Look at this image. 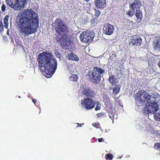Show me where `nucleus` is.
<instances>
[{
    "label": "nucleus",
    "mask_w": 160,
    "mask_h": 160,
    "mask_svg": "<svg viewBox=\"0 0 160 160\" xmlns=\"http://www.w3.org/2000/svg\"><path fill=\"white\" fill-rule=\"evenodd\" d=\"M94 37V33L91 31H87L82 32L80 35L81 41L83 42H90Z\"/></svg>",
    "instance_id": "0eeeda50"
},
{
    "label": "nucleus",
    "mask_w": 160,
    "mask_h": 160,
    "mask_svg": "<svg viewBox=\"0 0 160 160\" xmlns=\"http://www.w3.org/2000/svg\"><path fill=\"white\" fill-rule=\"evenodd\" d=\"M135 16L137 18V21L138 22H140L142 18V13L139 10H136Z\"/></svg>",
    "instance_id": "f3484780"
},
{
    "label": "nucleus",
    "mask_w": 160,
    "mask_h": 160,
    "mask_svg": "<svg viewBox=\"0 0 160 160\" xmlns=\"http://www.w3.org/2000/svg\"><path fill=\"white\" fill-rule=\"evenodd\" d=\"M103 138H101L98 139V142H101L103 141Z\"/></svg>",
    "instance_id": "f704fd0d"
},
{
    "label": "nucleus",
    "mask_w": 160,
    "mask_h": 160,
    "mask_svg": "<svg viewBox=\"0 0 160 160\" xmlns=\"http://www.w3.org/2000/svg\"><path fill=\"white\" fill-rule=\"evenodd\" d=\"M80 102L82 107L88 110L91 109L95 106V101L88 98L82 99Z\"/></svg>",
    "instance_id": "6e6552de"
},
{
    "label": "nucleus",
    "mask_w": 160,
    "mask_h": 160,
    "mask_svg": "<svg viewBox=\"0 0 160 160\" xmlns=\"http://www.w3.org/2000/svg\"><path fill=\"white\" fill-rule=\"evenodd\" d=\"M32 101L35 104V103H36L37 101L35 99H32Z\"/></svg>",
    "instance_id": "e433bc0d"
},
{
    "label": "nucleus",
    "mask_w": 160,
    "mask_h": 160,
    "mask_svg": "<svg viewBox=\"0 0 160 160\" xmlns=\"http://www.w3.org/2000/svg\"><path fill=\"white\" fill-rule=\"evenodd\" d=\"M80 89L82 90V92L79 93V97L81 96L84 98L86 97L89 98H93L95 96L96 93L89 88H84L83 87L81 86Z\"/></svg>",
    "instance_id": "1a4fd4ad"
},
{
    "label": "nucleus",
    "mask_w": 160,
    "mask_h": 160,
    "mask_svg": "<svg viewBox=\"0 0 160 160\" xmlns=\"http://www.w3.org/2000/svg\"><path fill=\"white\" fill-rule=\"evenodd\" d=\"M8 8V7L5 5L4 4H3L1 6V9L2 12H6Z\"/></svg>",
    "instance_id": "b1692460"
},
{
    "label": "nucleus",
    "mask_w": 160,
    "mask_h": 160,
    "mask_svg": "<svg viewBox=\"0 0 160 160\" xmlns=\"http://www.w3.org/2000/svg\"><path fill=\"white\" fill-rule=\"evenodd\" d=\"M96 18H97L95 16V17L92 16V18H91V20H90L91 22L92 23H93L94 22L95 20V19Z\"/></svg>",
    "instance_id": "2f4dec72"
},
{
    "label": "nucleus",
    "mask_w": 160,
    "mask_h": 160,
    "mask_svg": "<svg viewBox=\"0 0 160 160\" xmlns=\"http://www.w3.org/2000/svg\"><path fill=\"white\" fill-rule=\"evenodd\" d=\"M158 65L159 67L160 68V61L158 62Z\"/></svg>",
    "instance_id": "4c0bfd02"
},
{
    "label": "nucleus",
    "mask_w": 160,
    "mask_h": 160,
    "mask_svg": "<svg viewBox=\"0 0 160 160\" xmlns=\"http://www.w3.org/2000/svg\"><path fill=\"white\" fill-rule=\"evenodd\" d=\"M141 6V2L140 0H134L131 2L129 5V8H131V9L135 10H139Z\"/></svg>",
    "instance_id": "f8f14e48"
},
{
    "label": "nucleus",
    "mask_w": 160,
    "mask_h": 160,
    "mask_svg": "<svg viewBox=\"0 0 160 160\" xmlns=\"http://www.w3.org/2000/svg\"><path fill=\"white\" fill-rule=\"evenodd\" d=\"M54 53L55 56L57 58H60L61 57V54L57 49H55L54 50Z\"/></svg>",
    "instance_id": "393cba45"
},
{
    "label": "nucleus",
    "mask_w": 160,
    "mask_h": 160,
    "mask_svg": "<svg viewBox=\"0 0 160 160\" xmlns=\"http://www.w3.org/2000/svg\"><path fill=\"white\" fill-rule=\"evenodd\" d=\"M101 12L99 10L96 11L95 13V17L97 18L100 14Z\"/></svg>",
    "instance_id": "c756f323"
},
{
    "label": "nucleus",
    "mask_w": 160,
    "mask_h": 160,
    "mask_svg": "<svg viewBox=\"0 0 160 160\" xmlns=\"http://www.w3.org/2000/svg\"><path fill=\"white\" fill-rule=\"evenodd\" d=\"M38 15L31 9L25 10L19 21L18 30L20 36L26 39L29 35L37 32L38 28Z\"/></svg>",
    "instance_id": "f03ea898"
},
{
    "label": "nucleus",
    "mask_w": 160,
    "mask_h": 160,
    "mask_svg": "<svg viewBox=\"0 0 160 160\" xmlns=\"http://www.w3.org/2000/svg\"><path fill=\"white\" fill-rule=\"evenodd\" d=\"M68 36L64 34L60 39L61 45L62 47H64L67 45L66 41L68 40Z\"/></svg>",
    "instance_id": "dca6fc26"
},
{
    "label": "nucleus",
    "mask_w": 160,
    "mask_h": 160,
    "mask_svg": "<svg viewBox=\"0 0 160 160\" xmlns=\"http://www.w3.org/2000/svg\"><path fill=\"white\" fill-rule=\"evenodd\" d=\"M135 97L137 110L142 112L145 115L153 114L154 119L160 121V111L155 113L159 108V94L155 92H149L141 90L137 92Z\"/></svg>",
    "instance_id": "f257e3e1"
},
{
    "label": "nucleus",
    "mask_w": 160,
    "mask_h": 160,
    "mask_svg": "<svg viewBox=\"0 0 160 160\" xmlns=\"http://www.w3.org/2000/svg\"><path fill=\"white\" fill-rule=\"evenodd\" d=\"M38 61L39 68L46 77L49 78L53 74L57 68V62L51 53L43 52L40 53Z\"/></svg>",
    "instance_id": "7ed1b4c3"
},
{
    "label": "nucleus",
    "mask_w": 160,
    "mask_h": 160,
    "mask_svg": "<svg viewBox=\"0 0 160 160\" xmlns=\"http://www.w3.org/2000/svg\"><path fill=\"white\" fill-rule=\"evenodd\" d=\"M8 5L15 10L23 8L27 5L26 0H6Z\"/></svg>",
    "instance_id": "39448f33"
},
{
    "label": "nucleus",
    "mask_w": 160,
    "mask_h": 160,
    "mask_svg": "<svg viewBox=\"0 0 160 160\" xmlns=\"http://www.w3.org/2000/svg\"><path fill=\"white\" fill-rule=\"evenodd\" d=\"M68 58L69 60L78 62L79 59L78 56L72 52H70L68 54Z\"/></svg>",
    "instance_id": "4468645a"
},
{
    "label": "nucleus",
    "mask_w": 160,
    "mask_h": 160,
    "mask_svg": "<svg viewBox=\"0 0 160 160\" xmlns=\"http://www.w3.org/2000/svg\"><path fill=\"white\" fill-rule=\"evenodd\" d=\"M109 115L110 118L112 120L115 118L116 119L117 118V115L113 113H110L109 114Z\"/></svg>",
    "instance_id": "a878e982"
},
{
    "label": "nucleus",
    "mask_w": 160,
    "mask_h": 160,
    "mask_svg": "<svg viewBox=\"0 0 160 160\" xmlns=\"http://www.w3.org/2000/svg\"><path fill=\"white\" fill-rule=\"evenodd\" d=\"M9 16L8 15L6 16L3 19V22L5 27L8 29V20L9 18Z\"/></svg>",
    "instance_id": "a211bd4d"
},
{
    "label": "nucleus",
    "mask_w": 160,
    "mask_h": 160,
    "mask_svg": "<svg viewBox=\"0 0 160 160\" xmlns=\"http://www.w3.org/2000/svg\"><path fill=\"white\" fill-rule=\"evenodd\" d=\"M142 42V39L138 36L136 35L132 36L130 39L129 44L131 45L134 46H138L141 45Z\"/></svg>",
    "instance_id": "9d476101"
},
{
    "label": "nucleus",
    "mask_w": 160,
    "mask_h": 160,
    "mask_svg": "<svg viewBox=\"0 0 160 160\" xmlns=\"http://www.w3.org/2000/svg\"><path fill=\"white\" fill-rule=\"evenodd\" d=\"M106 157L107 159H112L113 158V156L112 154H107L106 155Z\"/></svg>",
    "instance_id": "c85d7f7f"
},
{
    "label": "nucleus",
    "mask_w": 160,
    "mask_h": 160,
    "mask_svg": "<svg viewBox=\"0 0 160 160\" xmlns=\"http://www.w3.org/2000/svg\"><path fill=\"white\" fill-rule=\"evenodd\" d=\"M99 125V123H93L92 125L93 126L96 127V128H98L99 127H96V126H98Z\"/></svg>",
    "instance_id": "72a5a7b5"
},
{
    "label": "nucleus",
    "mask_w": 160,
    "mask_h": 160,
    "mask_svg": "<svg viewBox=\"0 0 160 160\" xmlns=\"http://www.w3.org/2000/svg\"><path fill=\"white\" fill-rule=\"evenodd\" d=\"M154 148L155 149L160 151V143L155 144L154 146Z\"/></svg>",
    "instance_id": "bb28decb"
},
{
    "label": "nucleus",
    "mask_w": 160,
    "mask_h": 160,
    "mask_svg": "<svg viewBox=\"0 0 160 160\" xmlns=\"http://www.w3.org/2000/svg\"><path fill=\"white\" fill-rule=\"evenodd\" d=\"M155 50H159L160 49V40L157 41V42L153 45Z\"/></svg>",
    "instance_id": "412c9836"
},
{
    "label": "nucleus",
    "mask_w": 160,
    "mask_h": 160,
    "mask_svg": "<svg viewBox=\"0 0 160 160\" xmlns=\"http://www.w3.org/2000/svg\"><path fill=\"white\" fill-rule=\"evenodd\" d=\"M63 22L60 19H57L54 23L57 33L59 35H62L69 31L68 27L66 24H63Z\"/></svg>",
    "instance_id": "423d86ee"
},
{
    "label": "nucleus",
    "mask_w": 160,
    "mask_h": 160,
    "mask_svg": "<svg viewBox=\"0 0 160 160\" xmlns=\"http://www.w3.org/2000/svg\"><path fill=\"white\" fill-rule=\"evenodd\" d=\"M11 42H13V41H12V40Z\"/></svg>",
    "instance_id": "a19ab883"
},
{
    "label": "nucleus",
    "mask_w": 160,
    "mask_h": 160,
    "mask_svg": "<svg viewBox=\"0 0 160 160\" xmlns=\"http://www.w3.org/2000/svg\"><path fill=\"white\" fill-rule=\"evenodd\" d=\"M115 79L114 78V76H110L108 80L110 83L112 85H115Z\"/></svg>",
    "instance_id": "aec40b11"
},
{
    "label": "nucleus",
    "mask_w": 160,
    "mask_h": 160,
    "mask_svg": "<svg viewBox=\"0 0 160 160\" xmlns=\"http://www.w3.org/2000/svg\"><path fill=\"white\" fill-rule=\"evenodd\" d=\"M105 73L104 69L97 66H94L89 70L87 77L89 78L93 83L97 84L100 82L101 77H102Z\"/></svg>",
    "instance_id": "20e7f679"
},
{
    "label": "nucleus",
    "mask_w": 160,
    "mask_h": 160,
    "mask_svg": "<svg viewBox=\"0 0 160 160\" xmlns=\"http://www.w3.org/2000/svg\"><path fill=\"white\" fill-rule=\"evenodd\" d=\"M77 124L78 125H79V126H77V127H82V125H83L84 124V123H82V124H79V123H77Z\"/></svg>",
    "instance_id": "c9c22d12"
},
{
    "label": "nucleus",
    "mask_w": 160,
    "mask_h": 160,
    "mask_svg": "<svg viewBox=\"0 0 160 160\" xmlns=\"http://www.w3.org/2000/svg\"><path fill=\"white\" fill-rule=\"evenodd\" d=\"M95 5L96 7L103 8L106 6V2L105 0H96Z\"/></svg>",
    "instance_id": "ddd939ff"
},
{
    "label": "nucleus",
    "mask_w": 160,
    "mask_h": 160,
    "mask_svg": "<svg viewBox=\"0 0 160 160\" xmlns=\"http://www.w3.org/2000/svg\"><path fill=\"white\" fill-rule=\"evenodd\" d=\"M99 128H100V130H101V128H100V127H99Z\"/></svg>",
    "instance_id": "79ce46f5"
},
{
    "label": "nucleus",
    "mask_w": 160,
    "mask_h": 160,
    "mask_svg": "<svg viewBox=\"0 0 160 160\" xmlns=\"http://www.w3.org/2000/svg\"><path fill=\"white\" fill-rule=\"evenodd\" d=\"M151 132H153L154 134L155 135H156L158 137L160 136V134L159 133V131L153 130V131H151Z\"/></svg>",
    "instance_id": "cd10ccee"
},
{
    "label": "nucleus",
    "mask_w": 160,
    "mask_h": 160,
    "mask_svg": "<svg viewBox=\"0 0 160 160\" xmlns=\"http://www.w3.org/2000/svg\"><path fill=\"white\" fill-rule=\"evenodd\" d=\"M104 33L108 35L112 34L114 31V27L113 25L109 23L105 25L103 28Z\"/></svg>",
    "instance_id": "9b49d317"
},
{
    "label": "nucleus",
    "mask_w": 160,
    "mask_h": 160,
    "mask_svg": "<svg viewBox=\"0 0 160 160\" xmlns=\"http://www.w3.org/2000/svg\"><path fill=\"white\" fill-rule=\"evenodd\" d=\"M84 1H86V2H88L90 0H84Z\"/></svg>",
    "instance_id": "58836bf2"
},
{
    "label": "nucleus",
    "mask_w": 160,
    "mask_h": 160,
    "mask_svg": "<svg viewBox=\"0 0 160 160\" xmlns=\"http://www.w3.org/2000/svg\"><path fill=\"white\" fill-rule=\"evenodd\" d=\"M78 76L76 74H72V75L70 76L69 79L71 81L74 82H77L78 79Z\"/></svg>",
    "instance_id": "4be33fe9"
},
{
    "label": "nucleus",
    "mask_w": 160,
    "mask_h": 160,
    "mask_svg": "<svg viewBox=\"0 0 160 160\" xmlns=\"http://www.w3.org/2000/svg\"><path fill=\"white\" fill-rule=\"evenodd\" d=\"M97 117L98 118H99L102 117L103 114L101 113H99L96 114Z\"/></svg>",
    "instance_id": "473e14b6"
},
{
    "label": "nucleus",
    "mask_w": 160,
    "mask_h": 160,
    "mask_svg": "<svg viewBox=\"0 0 160 160\" xmlns=\"http://www.w3.org/2000/svg\"><path fill=\"white\" fill-rule=\"evenodd\" d=\"M9 32L8 31L7 32V34H9Z\"/></svg>",
    "instance_id": "ea45409f"
},
{
    "label": "nucleus",
    "mask_w": 160,
    "mask_h": 160,
    "mask_svg": "<svg viewBox=\"0 0 160 160\" xmlns=\"http://www.w3.org/2000/svg\"><path fill=\"white\" fill-rule=\"evenodd\" d=\"M136 10H135L131 9V8H130V10L128 11L126 14L130 17H132L135 13Z\"/></svg>",
    "instance_id": "6ab92c4d"
},
{
    "label": "nucleus",
    "mask_w": 160,
    "mask_h": 160,
    "mask_svg": "<svg viewBox=\"0 0 160 160\" xmlns=\"http://www.w3.org/2000/svg\"><path fill=\"white\" fill-rule=\"evenodd\" d=\"M20 96H18V98H20Z\"/></svg>",
    "instance_id": "c03bdc74"
},
{
    "label": "nucleus",
    "mask_w": 160,
    "mask_h": 160,
    "mask_svg": "<svg viewBox=\"0 0 160 160\" xmlns=\"http://www.w3.org/2000/svg\"><path fill=\"white\" fill-rule=\"evenodd\" d=\"M122 158V156H121V157H120L119 158Z\"/></svg>",
    "instance_id": "37998d69"
},
{
    "label": "nucleus",
    "mask_w": 160,
    "mask_h": 160,
    "mask_svg": "<svg viewBox=\"0 0 160 160\" xmlns=\"http://www.w3.org/2000/svg\"><path fill=\"white\" fill-rule=\"evenodd\" d=\"M96 107L95 108V111H97L98 110H100L101 109V104L100 102L98 101H95V105Z\"/></svg>",
    "instance_id": "5701e85b"
},
{
    "label": "nucleus",
    "mask_w": 160,
    "mask_h": 160,
    "mask_svg": "<svg viewBox=\"0 0 160 160\" xmlns=\"http://www.w3.org/2000/svg\"><path fill=\"white\" fill-rule=\"evenodd\" d=\"M3 30V27L2 22H0V33H2Z\"/></svg>",
    "instance_id": "7c9ffc66"
},
{
    "label": "nucleus",
    "mask_w": 160,
    "mask_h": 160,
    "mask_svg": "<svg viewBox=\"0 0 160 160\" xmlns=\"http://www.w3.org/2000/svg\"><path fill=\"white\" fill-rule=\"evenodd\" d=\"M121 86L119 84H116L112 86V89L113 91V93L114 95H116L118 93L120 90Z\"/></svg>",
    "instance_id": "2eb2a0df"
}]
</instances>
